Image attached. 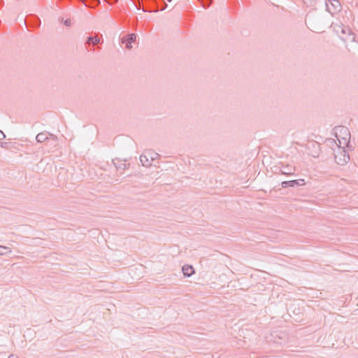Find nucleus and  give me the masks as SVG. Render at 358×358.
<instances>
[{"label":"nucleus","instance_id":"6ab92c4d","mask_svg":"<svg viewBox=\"0 0 358 358\" xmlns=\"http://www.w3.org/2000/svg\"><path fill=\"white\" fill-rule=\"evenodd\" d=\"M350 159L349 155H344L343 163H347Z\"/></svg>","mask_w":358,"mask_h":358},{"label":"nucleus","instance_id":"a211bd4d","mask_svg":"<svg viewBox=\"0 0 358 358\" xmlns=\"http://www.w3.org/2000/svg\"><path fill=\"white\" fill-rule=\"evenodd\" d=\"M104 1L110 5H113L118 1V0H104Z\"/></svg>","mask_w":358,"mask_h":358},{"label":"nucleus","instance_id":"7ed1b4c3","mask_svg":"<svg viewBox=\"0 0 358 358\" xmlns=\"http://www.w3.org/2000/svg\"><path fill=\"white\" fill-rule=\"evenodd\" d=\"M335 31L339 35V37L343 40H347V35H350L351 31L348 27H344L343 25L336 24L334 27Z\"/></svg>","mask_w":358,"mask_h":358},{"label":"nucleus","instance_id":"2eb2a0df","mask_svg":"<svg viewBox=\"0 0 358 358\" xmlns=\"http://www.w3.org/2000/svg\"><path fill=\"white\" fill-rule=\"evenodd\" d=\"M303 1L308 6H312L316 3L317 0H303Z\"/></svg>","mask_w":358,"mask_h":358},{"label":"nucleus","instance_id":"4be33fe9","mask_svg":"<svg viewBox=\"0 0 358 358\" xmlns=\"http://www.w3.org/2000/svg\"><path fill=\"white\" fill-rule=\"evenodd\" d=\"M1 134L3 137H5V135H4V134H3V133H2V132H1Z\"/></svg>","mask_w":358,"mask_h":358},{"label":"nucleus","instance_id":"b1692460","mask_svg":"<svg viewBox=\"0 0 358 358\" xmlns=\"http://www.w3.org/2000/svg\"><path fill=\"white\" fill-rule=\"evenodd\" d=\"M16 358H18V357H16Z\"/></svg>","mask_w":358,"mask_h":358},{"label":"nucleus","instance_id":"f03ea898","mask_svg":"<svg viewBox=\"0 0 358 358\" xmlns=\"http://www.w3.org/2000/svg\"><path fill=\"white\" fill-rule=\"evenodd\" d=\"M327 10L332 15L341 10V4L338 0H332L329 3H327Z\"/></svg>","mask_w":358,"mask_h":358},{"label":"nucleus","instance_id":"9b49d317","mask_svg":"<svg viewBox=\"0 0 358 358\" xmlns=\"http://www.w3.org/2000/svg\"><path fill=\"white\" fill-rule=\"evenodd\" d=\"M136 40V35L135 34H129L123 36L121 38V41H129L131 43H134Z\"/></svg>","mask_w":358,"mask_h":358},{"label":"nucleus","instance_id":"20e7f679","mask_svg":"<svg viewBox=\"0 0 358 358\" xmlns=\"http://www.w3.org/2000/svg\"><path fill=\"white\" fill-rule=\"evenodd\" d=\"M305 184H306V182L303 179H299V180L282 181L281 182V186L283 188H286L288 187H294L303 186V185H305Z\"/></svg>","mask_w":358,"mask_h":358},{"label":"nucleus","instance_id":"f257e3e1","mask_svg":"<svg viewBox=\"0 0 358 358\" xmlns=\"http://www.w3.org/2000/svg\"><path fill=\"white\" fill-rule=\"evenodd\" d=\"M26 26L29 31L38 28L41 26L40 18L35 15H29L24 20Z\"/></svg>","mask_w":358,"mask_h":358},{"label":"nucleus","instance_id":"ddd939ff","mask_svg":"<svg viewBox=\"0 0 358 358\" xmlns=\"http://www.w3.org/2000/svg\"><path fill=\"white\" fill-rule=\"evenodd\" d=\"M140 162L143 166H148L149 165H150V163L149 162L148 160V157L145 155H141L140 156Z\"/></svg>","mask_w":358,"mask_h":358},{"label":"nucleus","instance_id":"0eeeda50","mask_svg":"<svg viewBox=\"0 0 358 358\" xmlns=\"http://www.w3.org/2000/svg\"><path fill=\"white\" fill-rule=\"evenodd\" d=\"M49 136L50 137L48 138V141H46L45 145L51 149L55 148L58 144L57 137L52 134H49Z\"/></svg>","mask_w":358,"mask_h":358},{"label":"nucleus","instance_id":"dca6fc26","mask_svg":"<svg viewBox=\"0 0 358 358\" xmlns=\"http://www.w3.org/2000/svg\"><path fill=\"white\" fill-rule=\"evenodd\" d=\"M121 43L125 44V48L128 50H131L132 48V43L129 41H121Z\"/></svg>","mask_w":358,"mask_h":358},{"label":"nucleus","instance_id":"6e6552de","mask_svg":"<svg viewBox=\"0 0 358 358\" xmlns=\"http://www.w3.org/2000/svg\"><path fill=\"white\" fill-rule=\"evenodd\" d=\"M103 43V40L101 39L96 35H95V36L90 35V36H87L86 38V41H85V43H90V44H92V45H96V44H99V43Z\"/></svg>","mask_w":358,"mask_h":358},{"label":"nucleus","instance_id":"412c9836","mask_svg":"<svg viewBox=\"0 0 358 358\" xmlns=\"http://www.w3.org/2000/svg\"><path fill=\"white\" fill-rule=\"evenodd\" d=\"M17 357H15L14 355H10L8 358H16Z\"/></svg>","mask_w":358,"mask_h":358},{"label":"nucleus","instance_id":"f3484780","mask_svg":"<svg viewBox=\"0 0 358 358\" xmlns=\"http://www.w3.org/2000/svg\"><path fill=\"white\" fill-rule=\"evenodd\" d=\"M8 250V248L0 245V255H5Z\"/></svg>","mask_w":358,"mask_h":358},{"label":"nucleus","instance_id":"5701e85b","mask_svg":"<svg viewBox=\"0 0 358 358\" xmlns=\"http://www.w3.org/2000/svg\"><path fill=\"white\" fill-rule=\"evenodd\" d=\"M150 157H151L152 160L154 159V157L152 156H150Z\"/></svg>","mask_w":358,"mask_h":358},{"label":"nucleus","instance_id":"4468645a","mask_svg":"<svg viewBox=\"0 0 358 358\" xmlns=\"http://www.w3.org/2000/svg\"><path fill=\"white\" fill-rule=\"evenodd\" d=\"M60 20L66 27H70L71 25V21L70 19L64 20V18H61Z\"/></svg>","mask_w":358,"mask_h":358},{"label":"nucleus","instance_id":"39448f33","mask_svg":"<svg viewBox=\"0 0 358 358\" xmlns=\"http://www.w3.org/2000/svg\"><path fill=\"white\" fill-rule=\"evenodd\" d=\"M155 2V0H146L143 3V12H157V9L156 8H152V4H154Z\"/></svg>","mask_w":358,"mask_h":358},{"label":"nucleus","instance_id":"aec40b11","mask_svg":"<svg viewBox=\"0 0 358 358\" xmlns=\"http://www.w3.org/2000/svg\"><path fill=\"white\" fill-rule=\"evenodd\" d=\"M95 6L100 4V0H91Z\"/></svg>","mask_w":358,"mask_h":358},{"label":"nucleus","instance_id":"f8f14e48","mask_svg":"<svg viewBox=\"0 0 358 358\" xmlns=\"http://www.w3.org/2000/svg\"><path fill=\"white\" fill-rule=\"evenodd\" d=\"M48 138L45 132H41L36 136V140L38 143H43L48 141Z\"/></svg>","mask_w":358,"mask_h":358},{"label":"nucleus","instance_id":"1a4fd4ad","mask_svg":"<svg viewBox=\"0 0 358 358\" xmlns=\"http://www.w3.org/2000/svg\"><path fill=\"white\" fill-rule=\"evenodd\" d=\"M182 273L185 276L190 277L194 273V269L192 266L185 265L182 268Z\"/></svg>","mask_w":358,"mask_h":358},{"label":"nucleus","instance_id":"423d86ee","mask_svg":"<svg viewBox=\"0 0 358 358\" xmlns=\"http://www.w3.org/2000/svg\"><path fill=\"white\" fill-rule=\"evenodd\" d=\"M296 171V169L294 166L292 165H282L280 167V171L282 174L286 175V176H290L293 175Z\"/></svg>","mask_w":358,"mask_h":358},{"label":"nucleus","instance_id":"9d476101","mask_svg":"<svg viewBox=\"0 0 358 358\" xmlns=\"http://www.w3.org/2000/svg\"><path fill=\"white\" fill-rule=\"evenodd\" d=\"M113 164L117 170H125L129 168V164H126L124 162L120 160H118L117 162L113 160Z\"/></svg>","mask_w":358,"mask_h":358}]
</instances>
